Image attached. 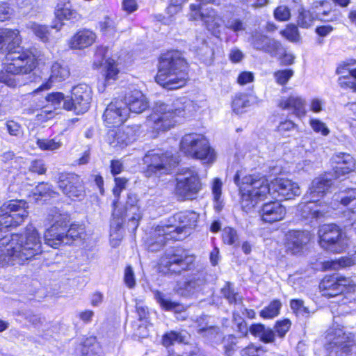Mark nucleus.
Segmentation results:
<instances>
[{"label":"nucleus","mask_w":356,"mask_h":356,"mask_svg":"<svg viewBox=\"0 0 356 356\" xmlns=\"http://www.w3.org/2000/svg\"><path fill=\"white\" fill-rule=\"evenodd\" d=\"M27 203L13 200L0 207V266L23 264L42 252L39 234L32 225L22 234L4 235L10 227L21 225L28 216Z\"/></svg>","instance_id":"nucleus-1"},{"label":"nucleus","mask_w":356,"mask_h":356,"mask_svg":"<svg viewBox=\"0 0 356 356\" xmlns=\"http://www.w3.org/2000/svg\"><path fill=\"white\" fill-rule=\"evenodd\" d=\"M242 208L245 212L250 211L259 202L270 195L273 198L282 197L291 200L300 195L298 184L288 179L276 178L270 184L262 177L255 179L252 177L243 179Z\"/></svg>","instance_id":"nucleus-2"},{"label":"nucleus","mask_w":356,"mask_h":356,"mask_svg":"<svg viewBox=\"0 0 356 356\" xmlns=\"http://www.w3.org/2000/svg\"><path fill=\"white\" fill-rule=\"evenodd\" d=\"M49 216L53 224L44 236L45 243L48 245L58 248L61 243L68 244L70 240L76 239L82 233V227L76 225H72L67 229L70 216L67 213L54 209L49 212Z\"/></svg>","instance_id":"nucleus-3"},{"label":"nucleus","mask_w":356,"mask_h":356,"mask_svg":"<svg viewBox=\"0 0 356 356\" xmlns=\"http://www.w3.org/2000/svg\"><path fill=\"white\" fill-rule=\"evenodd\" d=\"M179 151L185 156L197 159L203 164L211 165L216 160V152L202 134H185L179 142Z\"/></svg>","instance_id":"nucleus-4"},{"label":"nucleus","mask_w":356,"mask_h":356,"mask_svg":"<svg viewBox=\"0 0 356 356\" xmlns=\"http://www.w3.org/2000/svg\"><path fill=\"white\" fill-rule=\"evenodd\" d=\"M331 186L330 180L318 177L313 180L309 189V202L302 207V216L305 218L320 219L330 211L331 207L319 202Z\"/></svg>","instance_id":"nucleus-5"},{"label":"nucleus","mask_w":356,"mask_h":356,"mask_svg":"<svg viewBox=\"0 0 356 356\" xmlns=\"http://www.w3.org/2000/svg\"><path fill=\"white\" fill-rule=\"evenodd\" d=\"M325 339V347L330 354L334 352L336 356L356 355V334L348 331L347 327L333 325L327 330Z\"/></svg>","instance_id":"nucleus-6"},{"label":"nucleus","mask_w":356,"mask_h":356,"mask_svg":"<svg viewBox=\"0 0 356 356\" xmlns=\"http://www.w3.org/2000/svg\"><path fill=\"white\" fill-rule=\"evenodd\" d=\"M177 61V51H167L160 57L159 70L155 80L164 88L168 90L178 88Z\"/></svg>","instance_id":"nucleus-7"},{"label":"nucleus","mask_w":356,"mask_h":356,"mask_svg":"<svg viewBox=\"0 0 356 356\" xmlns=\"http://www.w3.org/2000/svg\"><path fill=\"white\" fill-rule=\"evenodd\" d=\"M143 161L147 165L145 175L147 177L170 174L177 164V158L170 152L161 153L154 150L149 151L145 155Z\"/></svg>","instance_id":"nucleus-8"},{"label":"nucleus","mask_w":356,"mask_h":356,"mask_svg":"<svg viewBox=\"0 0 356 356\" xmlns=\"http://www.w3.org/2000/svg\"><path fill=\"white\" fill-rule=\"evenodd\" d=\"M319 244L325 250L341 253L346 250L348 238L345 232L335 224L323 225L318 230Z\"/></svg>","instance_id":"nucleus-9"},{"label":"nucleus","mask_w":356,"mask_h":356,"mask_svg":"<svg viewBox=\"0 0 356 356\" xmlns=\"http://www.w3.org/2000/svg\"><path fill=\"white\" fill-rule=\"evenodd\" d=\"M176 111L165 104H157L154 112L147 120V126L156 132L170 129L177 123Z\"/></svg>","instance_id":"nucleus-10"},{"label":"nucleus","mask_w":356,"mask_h":356,"mask_svg":"<svg viewBox=\"0 0 356 356\" xmlns=\"http://www.w3.org/2000/svg\"><path fill=\"white\" fill-rule=\"evenodd\" d=\"M92 99V90L86 84H79L73 87L72 96L65 99L63 108L67 111H74L76 114L84 113L90 108Z\"/></svg>","instance_id":"nucleus-11"},{"label":"nucleus","mask_w":356,"mask_h":356,"mask_svg":"<svg viewBox=\"0 0 356 356\" xmlns=\"http://www.w3.org/2000/svg\"><path fill=\"white\" fill-rule=\"evenodd\" d=\"M202 189V183L194 168L179 169V199H195Z\"/></svg>","instance_id":"nucleus-12"},{"label":"nucleus","mask_w":356,"mask_h":356,"mask_svg":"<svg viewBox=\"0 0 356 356\" xmlns=\"http://www.w3.org/2000/svg\"><path fill=\"white\" fill-rule=\"evenodd\" d=\"M355 284L349 277L342 276H327L320 283L319 288L322 295L326 297H334L343 293L355 291Z\"/></svg>","instance_id":"nucleus-13"},{"label":"nucleus","mask_w":356,"mask_h":356,"mask_svg":"<svg viewBox=\"0 0 356 356\" xmlns=\"http://www.w3.org/2000/svg\"><path fill=\"white\" fill-rule=\"evenodd\" d=\"M58 188L72 200L84 196V187L79 176L74 173H59L56 178Z\"/></svg>","instance_id":"nucleus-14"},{"label":"nucleus","mask_w":356,"mask_h":356,"mask_svg":"<svg viewBox=\"0 0 356 356\" xmlns=\"http://www.w3.org/2000/svg\"><path fill=\"white\" fill-rule=\"evenodd\" d=\"M129 116V110L123 99H115L106 108L103 120L108 127H118Z\"/></svg>","instance_id":"nucleus-15"},{"label":"nucleus","mask_w":356,"mask_h":356,"mask_svg":"<svg viewBox=\"0 0 356 356\" xmlns=\"http://www.w3.org/2000/svg\"><path fill=\"white\" fill-rule=\"evenodd\" d=\"M177 237L178 227L174 225L157 226L147 241L148 248L152 252L159 250L170 241H177Z\"/></svg>","instance_id":"nucleus-16"},{"label":"nucleus","mask_w":356,"mask_h":356,"mask_svg":"<svg viewBox=\"0 0 356 356\" xmlns=\"http://www.w3.org/2000/svg\"><path fill=\"white\" fill-rule=\"evenodd\" d=\"M138 127H126L117 130H110L107 134V141L114 148H123L135 139Z\"/></svg>","instance_id":"nucleus-17"},{"label":"nucleus","mask_w":356,"mask_h":356,"mask_svg":"<svg viewBox=\"0 0 356 356\" xmlns=\"http://www.w3.org/2000/svg\"><path fill=\"white\" fill-rule=\"evenodd\" d=\"M310 239L311 234L307 231H290L286 235V250L293 254H299L304 250Z\"/></svg>","instance_id":"nucleus-18"},{"label":"nucleus","mask_w":356,"mask_h":356,"mask_svg":"<svg viewBox=\"0 0 356 356\" xmlns=\"http://www.w3.org/2000/svg\"><path fill=\"white\" fill-rule=\"evenodd\" d=\"M55 16L58 22H54L52 29L60 31L64 25L63 20H74L79 19L78 13L72 8L70 0H59L55 9Z\"/></svg>","instance_id":"nucleus-19"},{"label":"nucleus","mask_w":356,"mask_h":356,"mask_svg":"<svg viewBox=\"0 0 356 356\" xmlns=\"http://www.w3.org/2000/svg\"><path fill=\"white\" fill-rule=\"evenodd\" d=\"M286 213V208L278 201L267 202L262 206L260 210L261 220L268 223L282 220Z\"/></svg>","instance_id":"nucleus-20"},{"label":"nucleus","mask_w":356,"mask_h":356,"mask_svg":"<svg viewBox=\"0 0 356 356\" xmlns=\"http://www.w3.org/2000/svg\"><path fill=\"white\" fill-rule=\"evenodd\" d=\"M332 161L336 177L348 174L353 171L355 167L354 158L347 153H337L332 156Z\"/></svg>","instance_id":"nucleus-21"},{"label":"nucleus","mask_w":356,"mask_h":356,"mask_svg":"<svg viewBox=\"0 0 356 356\" xmlns=\"http://www.w3.org/2000/svg\"><path fill=\"white\" fill-rule=\"evenodd\" d=\"M70 74V70L67 65L59 62L53 63L48 80L43 83L36 91L50 89L54 83L65 81L69 77Z\"/></svg>","instance_id":"nucleus-22"},{"label":"nucleus","mask_w":356,"mask_h":356,"mask_svg":"<svg viewBox=\"0 0 356 356\" xmlns=\"http://www.w3.org/2000/svg\"><path fill=\"white\" fill-rule=\"evenodd\" d=\"M278 106L284 110H291L293 114L298 118L305 116L306 114L305 100L296 94L282 97L279 101Z\"/></svg>","instance_id":"nucleus-23"},{"label":"nucleus","mask_w":356,"mask_h":356,"mask_svg":"<svg viewBox=\"0 0 356 356\" xmlns=\"http://www.w3.org/2000/svg\"><path fill=\"white\" fill-rule=\"evenodd\" d=\"M130 112L140 113L149 106V102L146 97L141 91L134 90L126 94L123 100Z\"/></svg>","instance_id":"nucleus-24"},{"label":"nucleus","mask_w":356,"mask_h":356,"mask_svg":"<svg viewBox=\"0 0 356 356\" xmlns=\"http://www.w3.org/2000/svg\"><path fill=\"white\" fill-rule=\"evenodd\" d=\"M95 33L88 29L77 31L69 40V47L72 49H83L91 46L95 41Z\"/></svg>","instance_id":"nucleus-25"},{"label":"nucleus","mask_w":356,"mask_h":356,"mask_svg":"<svg viewBox=\"0 0 356 356\" xmlns=\"http://www.w3.org/2000/svg\"><path fill=\"white\" fill-rule=\"evenodd\" d=\"M200 3L197 5L191 4L190 8L191 10L195 13L193 15V17L195 19H200L202 21H204L205 23H209L210 19H215L216 13L213 9H211L208 13H204L203 11V6L207 5V3H212L216 6H219L221 4L222 0H198Z\"/></svg>","instance_id":"nucleus-26"},{"label":"nucleus","mask_w":356,"mask_h":356,"mask_svg":"<svg viewBox=\"0 0 356 356\" xmlns=\"http://www.w3.org/2000/svg\"><path fill=\"white\" fill-rule=\"evenodd\" d=\"M334 201L346 207L350 212L356 213V188H348L335 194Z\"/></svg>","instance_id":"nucleus-27"},{"label":"nucleus","mask_w":356,"mask_h":356,"mask_svg":"<svg viewBox=\"0 0 356 356\" xmlns=\"http://www.w3.org/2000/svg\"><path fill=\"white\" fill-rule=\"evenodd\" d=\"M199 214L193 211H185L179 215V234L184 232L189 235L196 227Z\"/></svg>","instance_id":"nucleus-28"},{"label":"nucleus","mask_w":356,"mask_h":356,"mask_svg":"<svg viewBox=\"0 0 356 356\" xmlns=\"http://www.w3.org/2000/svg\"><path fill=\"white\" fill-rule=\"evenodd\" d=\"M105 79L103 82L99 83L98 85V90L102 92L106 86L110 84L112 81L116 80L119 70L117 67L116 62L112 58H108L105 60L104 64Z\"/></svg>","instance_id":"nucleus-29"},{"label":"nucleus","mask_w":356,"mask_h":356,"mask_svg":"<svg viewBox=\"0 0 356 356\" xmlns=\"http://www.w3.org/2000/svg\"><path fill=\"white\" fill-rule=\"evenodd\" d=\"M159 270L160 273L165 275L176 273L178 270V255L175 253L166 254L161 259Z\"/></svg>","instance_id":"nucleus-30"},{"label":"nucleus","mask_w":356,"mask_h":356,"mask_svg":"<svg viewBox=\"0 0 356 356\" xmlns=\"http://www.w3.org/2000/svg\"><path fill=\"white\" fill-rule=\"evenodd\" d=\"M19 193L22 195L27 196L33 199L34 202H38L40 200V197H42L46 195L50 196L54 191L51 184L42 182L39 184L32 191L31 193H30L28 190L24 188H20Z\"/></svg>","instance_id":"nucleus-31"},{"label":"nucleus","mask_w":356,"mask_h":356,"mask_svg":"<svg viewBox=\"0 0 356 356\" xmlns=\"http://www.w3.org/2000/svg\"><path fill=\"white\" fill-rule=\"evenodd\" d=\"M115 215V211H114L113 213V218L111 222L110 243L113 248L118 246L122 238L121 232L122 219L120 217L116 218Z\"/></svg>","instance_id":"nucleus-32"},{"label":"nucleus","mask_w":356,"mask_h":356,"mask_svg":"<svg viewBox=\"0 0 356 356\" xmlns=\"http://www.w3.org/2000/svg\"><path fill=\"white\" fill-rule=\"evenodd\" d=\"M81 351L86 356H103L104 354L99 343L94 337L86 339Z\"/></svg>","instance_id":"nucleus-33"},{"label":"nucleus","mask_w":356,"mask_h":356,"mask_svg":"<svg viewBox=\"0 0 356 356\" xmlns=\"http://www.w3.org/2000/svg\"><path fill=\"white\" fill-rule=\"evenodd\" d=\"M98 25L103 35L111 38L115 37L118 30L117 24L114 18L106 15L99 20Z\"/></svg>","instance_id":"nucleus-34"},{"label":"nucleus","mask_w":356,"mask_h":356,"mask_svg":"<svg viewBox=\"0 0 356 356\" xmlns=\"http://www.w3.org/2000/svg\"><path fill=\"white\" fill-rule=\"evenodd\" d=\"M356 264V252L350 255L341 257L338 259L332 260L326 263V267L337 270L341 268L349 267Z\"/></svg>","instance_id":"nucleus-35"},{"label":"nucleus","mask_w":356,"mask_h":356,"mask_svg":"<svg viewBox=\"0 0 356 356\" xmlns=\"http://www.w3.org/2000/svg\"><path fill=\"white\" fill-rule=\"evenodd\" d=\"M316 19L314 15L309 10H307L303 8L298 9V16L297 19L298 25L300 27L307 29L311 26L314 21Z\"/></svg>","instance_id":"nucleus-36"},{"label":"nucleus","mask_w":356,"mask_h":356,"mask_svg":"<svg viewBox=\"0 0 356 356\" xmlns=\"http://www.w3.org/2000/svg\"><path fill=\"white\" fill-rule=\"evenodd\" d=\"M221 293L229 304L242 303V297L237 292H235L230 282L225 284L221 289Z\"/></svg>","instance_id":"nucleus-37"},{"label":"nucleus","mask_w":356,"mask_h":356,"mask_svg":"<svg viewBox=\"0 0 356 356\" xmlns=\"http://www.w3.org/2000/svg\"><path fill=\"white\" fill-rule=\"evenodd\" d=\"M281 307V302L274 300L260 312V316L264 318H273L279 315Z\"/></svg>","instance_id":"nucleus-38"},{"label":"nucleus","mask_w":356,"mask_h":356,"mask_svg":"<svg viewBox=\"0 0 356 356\" xmlns=\"http://www.w3.org/2000/svg\"><path fill=\"white\" fill-rule=\"evenodd\" d=\"M200 58L207 65H211L214 58L213 47L208 42H204L197 50Z\"/></svg>","instance_id":"nucleus-39"},{"label":"nucleus","mask_w":356,"mask_h":356,"mask_svg":"<svg viewBox=\"0 0 356 356\" xmlns=\"http://www.w3.org/2000/svg\"><path fill=\"white\" fill-rule=\"evenodd\" d=\"M250 106L248 97L245 94L236 95L232 101V109L236 114H240L245 111V108Z\"/></svg>","instance_id":"nucleus-40"},{"label":"nucleus","mask_w":356,"mask_h":356,"mask_svg":"<svg viewBox=\"0 0 356 356\" xmlns=\"http://www.w3.org/2000/svg\"><path fill=\"white\" fill-rule=\"evenodd\" d=\"M269 40L270 38L267 35L259 31H255L252 32L251 35L250 42L254 49L261 51L265 47Z\"/></svg>","instance_id":"nucleus-41"},{"label":"nucleus","mask_w":356,"mask_h":356,"mask_svg":"<svg viewBox=\"0 0 356 356\" xmlns=\"http://www.w3.org/2000/svg\"><path fill=\"white\" fill-rule=\"evenodd\" d=\"M197 110V105L191 99L186 97L181 99L179 102V114L183 112L184 118H189L192 116Z\"/></svg>","instance_id":"nucleus-42"},{"label":"nucleus","mask_w":356,"mask_h":356,"mask_svg":"<svg viewBox=\"0 0 356 356\" xmlns=\"http://www.w3.org/2000/svg\"><path fill=\"white\" fill-rule=\"evenodd\" d=\"M154 298L161 307L166 311L175 310L177 306L175 302H172L168 297L159 291L154 292Z\"/></svg>","instance_id":"nucleus-43"},{"label":"nucleus","mask_w":356,"mask_h":356,"mask_svg":"<svg viewBox=\"0 0 356 356\" xmlns=\"http://www.w3.org/2000/svg\"><path fill=\"white\" fill-rule=\"evenodd\" d=\"M38 147L43 151H54L59 149L62 143L56 138L53 139H38L36 142Z\"/></svg>","instance_id":"nucleus-44"},{"label":"nucleus","mask_w":356,"mask_h":356,"mask_svg":"<svg viewBox=\"0 0 356 356\" xmlns=\"http://www.w3.org/2000/svg\"><path fill=\"white\" fill-rule=\"evenodd\" d=\"M199 282V280L193 279L185 282L184 286L179 288V293H181L182 296L186 297L192 296L198 291L200 288V284L198 283Z\"/></svg>","instance_id":"nucleus-45"},{"label":"nucleus","mask_w":356,"mask_h":356,"mask_svg":"<svg viewBox=\"0 0 356 356\" xmlns=\"http://www.w3.org/2000/svg\"><path fill=\"white\" fill-rule=\"evenodd\" d=\"M282 49V44L280 42L270 38L266 45L261 51L270 54L273 57H275L281 53Z\"/></svg>","instance_id":"nucleus-46"},{"label":"nucleus","mask_w":356,"mask_h":356,"mask_svg":"<svg viewBox=\"0 0 356 356\" xmlns=\"http://www.w3.org/2000/svg\"><path fill=\"white\" fill-rule=\"evenodd\" d=\"M178 13V0H171L169 6L166 8V15L165 17V24H171L176 21L177 14Z\"/></svg>","instance_id":"nucleus-47"},{"label":"nucleus","mask_w":356,"mask_h":356,"mask_svg":"<svg viewBox=\"0 0 356 356\" xmlns=\"http://www.w3.org/2000/svg\"><path fill=\"white\" fill-rule=\"evenodd\" d=\"M290 307L297 316L307 317L309 314L308 308L304 305L302 300H291Z\"/></svg>","instance_id":"nucleus-48"},{"label":"nucleus","mask_w":356,"mask_h":356,"mask_svg":"<svg viewBox=\"0 0 356 356\" xmlns=\"http://www.w3.org/2000/svg\"><path fill=\"white\" fill-rule=\"evenodd\" d=\"M195 257L189 254L187 251L183 250L179 253V268L183 270H189L193 266Z\"/></svg>","instance_id":"nucleus-49"},{"label":"nucleus","mask_w":356,"mask_h":356,"mask_svg":"<svg viewBox=\"0 0 356 356\" xmlns=\"http://www.w3.org/2000/svg\"><path fill=\"white\" fill-rule=\"evenodd\" d=\"M29 28L42 41L46 42L48 40L49 31L47 26L36 23H31Z\"/></svg>","instance_id":"nucleus-50"},{"label":"nucleus","mask_w":356,"mask_h":356,"mask_svg":"<svg viewBox=\"0 0 356 356\" xmlns=\"http://www.w3.org/2000/svg\"><path fill=\"white\" fill-rule=\"evenodd\" d=\"M294 72L291 69L278 70L274 73L276 82L280 85H285L293 76Z\"/></svg>","instance_id":"nucleus-51"},{"label":"nucleus","mask_w":356,"mask_h":356,"mask_svg":"<svg viewBox=\"0 0 356 356\" xmlns=\"http://www.w3.org/2000/svg\"><path fill=\"white\" fill-rule=\"evenodd\" d=\"M127 180L124 178L116 177L115 179V186L113 190V195H115L116 200H115L113 202V205L114 207V210H116L118 207V200L120 197V193L123 189L125 188V186L127 184Z\"/></svg>","instance_id":"nucleus-52"},{"label":"nucleus","mask_w":356,"mask_h":356,"mask_svg":"<svg viewBox=\"0 0 356 356\" xmlns=\"http://www.w3.org/2000/svg\"><path fill=\"white\" fill-rule=\"evenodd\" d=\"M222 240L225 243L236 245L238 241L236 232L230 227L225 228L222 232Z\"/></svg>","instance_id":"nucleus-53"},{"label":"nucleus","mask_w":356,"mask_h":356,"mask_svg":"<svg viewBox=\"0 0 356 356\" xmlns=\"http://www.w3.org/2000/svg\"><path fill=\"white\" fill-rule=\"evenodd\" d=\"M226 28L235 33L245 30V24L238 18H231L225 23Z\"/></svg>","instance_id":"nucleus-54"},{"label":"nucleus","mask_w":356,"mask_h":356,"mask_svg":"<svg viewBox=\"0 0 356 356\" xmlns=\"http://www.w3.org/2000/svg\"><path fill=\"white\" fill-rule=\"evenodd\" d=\"M309 124L316 133H321L324 136L330 134V130L326 124L318 119H311Z\"/></svg>","instance_id":"nucleus-55"},{"label":"nucleus","mask_w":356,"mask_h":356,"mask_svg":"<svg viewBox=\"0 0 356 356\" xmlns=\"http://www.w3.org/2000/svg\"><path fill=\"white\" fill-rule=\"evenodd\" d=\"M198 333L209 340L216 339L220 334L219 327L216 326H209L200 328Z\"/></svg>","instance_id":"nucleus-56"},{"label":"nucleus","mask_w":356,"mask_h":356,"mask_svg":"<svg viewBox=\"0 0 356 356\" xmlns=\"http://www.w3.org/2000/svg\"><path fill=\"white\" fill-rule=\"evenodd\" d=\"M291 323L289 319H284L282 321H279L276 323L274 328L277 335L282 338L285 336L286 332L289 331L291 327Z\"/></svg>","instance_id":"nucleus-57"},{"label":"nucleus","mask_w":356,"mask_h":356,"mask_svg":"<svg viewBox=\"0 0 356 356\" xmlns=\"http://www.w3.org/2000/svg\"><path fill=\"white\" fill-rule=\"evenodd\" d=\"M181 333L179 332V350H181V356H194L196 355L197 348L192 344L182 343Z\"/></svg>","instance_id":"nucleus-58"},{"label":"nucleus","mask_w":356,"mask_h":356,"mask_svg":"<svg viewBox=\"0 0 356 356\" xmlns=\"http://www.w3.org/2000/svg\"><path fill=\"white\" fill-rule=\"evenodd\" d=\"M338 83L343 89L350 88L356 92V80H353L348 75H342L338 79Z\"/></svg>","instance_id":"nucleus-59"},{"label":"nucleus","mask_w":356,"mask_h":356,"mask_svg":"<svg viewBox=\"0 0 356 356\" xmlns=\"http://www.w3.org/2000/svg\"><path fill=\"white\" fill-rule=\"evenodd\" d=\"M297 125L291 120H286L281 122L277 127V131L282 136L287 135L288 132L294 130Z\"/></svg>","instance_id":"nucleus-60"},{"label":"nucleus","mask_w":356,"mask_h":356,"mask_svg":"<svg viewBox=\"0 0 356 356\" xmlns=\"http://www.w3.org/2000/svg\"><path fill=\"white\" fill-rule=\"evenodd\" d=\"M124 282L126 286L129 289L134 288L136 285V279H135L134 272L131 266H127L125 268L124 275Z\"/></svg>","instance_id":"nucleus-61"},{"label":"nucleus","mask_w":356,"mask_h":356,"mask_svg":"<svg viewBox=\"0 0 356 356\" xmlns=\"http://www.w3.org/2000/svg\"><path fill=\"white\" fill-rule=\"evenodd\" d=\"M29 169L30 172L38 175H44L47 171L44 161L40 159L32 161Z\"/></svg>","instance_id":"nucleus-62"},{"label":"nucleus","mask_w":356,"mask_h":356,"mask_svg":"<svg viewBox=\"0 0 356 356\" xmlns=\"http://www.w3.org/2000/svg\"><path fill=\"white\" fill-rule=\"evenodd\" d=\"M289 9L284 6H278L274 11V17L279 21H286L290 18Z\"/></svg>","instance_id":"nucleus-63"},{"label":"nucleus","mask_w":356,"mask_h":356,"mask_svg":"<svg viewBox=\"0 0 356 356\" xmlns=\"http://www.w3.org/2000/svg\"><path fill=\"white\" fill-rule=\"evenodd\" d=\"M261 350V346H257L253 343H250L249 346L241 350V355L242 356H259Z\"/></svg>","instance_id":"nucleus-64"}]
</instances>
